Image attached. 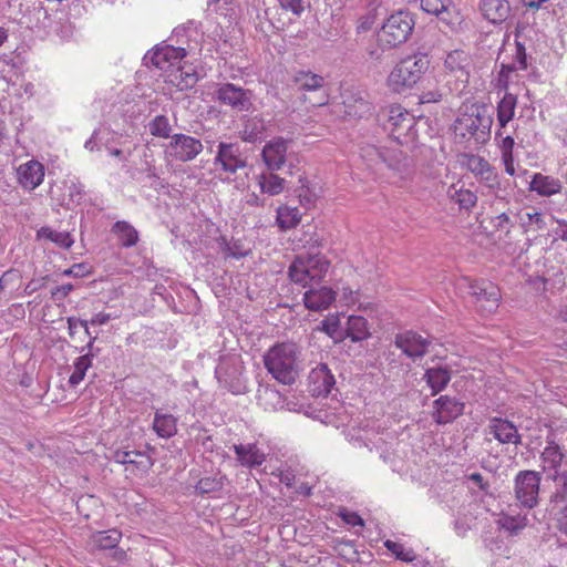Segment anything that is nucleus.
<instances>
[{
	"label": "nucleus",
	"mask_w": 567,
	"mask_h": 567,
	"mask_svg": "<svg viewBox=\"0 0 567 567\" xmlns=\"http://www.w3.org/2000/svg\"><path fill=\"white\" fill-rule=\"evenodd\" d=\"M289 143V140L278 136L265 144L261 158L268 169L278 171L286 164Z\"/></svg>",
	"instance_id": "obj_16"
},
{
	"label": "nucleus",
	"mask_w": 567,
	"mask_h": 567,
	"mask_svg": "<svg viewBox=\"0 0 567 567\" xmlns=\"http://www.w3.org/2000/svg\"><path fill=\"white\" fill-rule=\"evenodd\" d=\"M124 248L135 246L140 240L138 231L126 220L116 221L111 229Z\"/></svg>",
	"instance_id": "obj_29"
},
{
	"label": "nucleus",
	"mask_w": 567,
	"mask_h": 567,
	"mask_svg": "<svg viewBox=\"0 0 567 567\" xmlns=\"http://www.w3.org/2000/svg\"><path fill=\"white\" fill-rule=\"evenodd\" d=\"M480 10L488 22L501 24L511 17L512 7L507 0H481Z\"/></svg>",
	"instance_id": "obj_22"
},
{
	"label": "nucleus",
	"mask_w": 567,
	"mask_h": 567,
	"mask_svg": "<svg viewBox=\"0 0 567 567\" xmlns=\"http://www.w3.org/2000/svg\"><path fill=\"white\" fill-rule=\"evenodd\" d=\"M213 163L217 171L233 175L247 166V157L238 143L220 142Z\"/></svg>",
	"instance_id": "obj_9"
},
{
	"label": "nucleus",
	"mask_w": 567,
	"mask_h": 567,
	"mask_svg": "<svg viewBox=\"0 0 567 567\" xmlns=\"http://www.w3.org/2000/svg\"><path fill=\"white\" fill-rule=\"evenodd\" d=\"M198 81L197 74L193 70H185L184 68H181L177 70V73L175 74V80L172 82L175 83L176 87L179 91H187L193 89Z\"/></svg>",
	"instance_id": "obj_44"
},
{
	"label": "nucleus",
	"mask_w": 567,
	"mask_h": 567,
	"mask_svg": "<svg viewBox=\"0 0 567 567\" xmlns=\"http://www.w3.org/2000/svg\"><path fill=\"white\" fill-rule=\"evenodd\" d=\"M309 391L312 396H328L334 384V375L331 373L330 369L326 363H320L316 368H313L309 375Z\"/></svg>",
	"instance_id": "obj_17"
},
{
	"label": "nucleus",
	"mask_w": 567,
	"mask_h": 567,
	"mask_svg": "<svg viewBox=\"0 0 567 567\" xmlns=\"http://www.w3.org/2000/svg\"><path fill=\"white\" fill-rule=\"evenodd\" d=\"M234 452L243 466L257 467L265 461V453L256 444H235Z\"/></svg>",
	"instance_id": "obj_25"
},
{
	"label": "nucleus",
	"mask_w": 567,
	"mask_h": 567,
	"mask_svg": "<svg viewBox=\"0 0 567 567\" xmlns=\"http://www.w3.org/2000/svg\"><path fill=\"white\" fill-rule=\"evenodd\" d=\"M153 429L162 439L173 437L177 433V419L172 414L156 412Z\"/></svg>",
	"instance_id": "obj_33"
},
{
	"label": "nucleus",
	"mask_w": 567,
	"mask_h": 567,
	"mask_svg": "<svg viewBox=\"0 0 567 567\" xmlns=\"http://www.w3.org/2000/svg\"><path fill=\"white\" fill-rule=\"evenodd\" d=\"M186 56V50L182 47L169 44L157 45L154 50L147 52L144 60L150 61L159 70L178 64Z\"/></svg>",
	"instance_id": "obj_15"
},
{
	"label": "nucleus",
	"mask_w": 567,
	"mask_h": 567,
	"mask_svg": "<svg viewBox=\"0 0 567 567\" xmlns=\"http://www.w3.org/2000/svg\"><path fill=\"white\" fill-rule=\"evenodd\" d=\"M224 487L223 477L207 476L198 481L195 488L200 495L220 491Z\"/></svg>",
	"instance_id": "obj_46"
},
{
	"label": "nucleus",
	"mask_w": 567,
	"mask_h": 567,
	"mask_svg": "<svg viewBox=\"0 0 567 567\" xmlns=\"http://www.w3.org/2000/svg\"><path fill=\"white\" fill-rule=\"evenodd\" d=\"M348 116L361 118L371 112V103L363 97H348L343 102Z\"/></svg>",
	"instance_id": "obj_41"
},
{
	"label": "nucleus",
	"mask_w": 567,
	"mask_h": 567,
	"mask_svg": "<svg viewBox=\"0 0 567 567\" xmlns=\"http://www.w3.org/2000/svg\"><path fill=\"white\" fill-rule=\"evenodd\" d=\"M384 546L395 556L396 559L402 561L411 563L415 558L413 550H406L402 544L388 539L384 542Z\"/></svg>",
	"instance_id": "obj_47"
},
{
	"label": "nucleus",
	"mask_w": 567,
	"mask_h": 567,
	"mask_svg": "<svg viewBox=\"0 0 567 567\" xmlns=\"http://www.w3.org/2000/svg\"><path fill=\"white\" fill-rule=\"evenodd\" d=\"M542 473L523 470L514 478V496L520 507L532 509L538 505Z\"/></svg>",
	"instance_id": "obj_7"
},
{
	"label": "nucleus",
	"mask_w": 567,
	"mask_h": 567,
	"mask_svg": "<svg viewBox=\"0 0 567 567\" xmlns=\"http://www.w3.org/2000/svg\"><path fill=\"white\" fill-rule=\"evenodd\" d=\"M514 145H515V141L512 136L507 135V136L503 137L501 145H499L502 156L514 155L513 154Z\"/></svg>",
	"instance_id": "obj_62"
},
{
	"label": "nucleus",
	"mask_w": 567,
	"mask_h": 567,
	"mask_svg": "<svg viewBox=\"0 0 567 567\" xmlns=\"http://www.w3.org/2000/svg\"><path fill=\"white\" fill-rule=\"evenodd\" d=\"M275 172L267 168L256 177L260 192L265 195L277 196L286 188V179Z\"/></svg>",
	"instance_id": "obj_27"
},
{
	"label": "nucleus",
	"mask_w": 567,
	"mask_h": 567,
	"mask_svg": "<svg viewBox=\"0 0 567 567\" xmlns=\"http://www.w3.org/2000/svg\"><path fill=\"white\" fill-rule=\"evenodd\" d=\"M330 261L322 255H300L289 267L288 275L292 282L307 287L319 284L327 275Z\"/></svg>",
	"instance_id": "obj_4"
},
{
	"label": "nucleus",
	"mask_w": 567,
	"mask_h": 567,
	"mask_svg": "<svg viewBox=\"0 0 567 567\" xmlns=\"http://www.w3.org/2000/svg\"><path fill=\"white\" fill-rule=\"evenodd\" d=\"M301 219L298 208L289 206H280L277 209V224L281 229H291L296 227Z\"/></svg>",
	"instance_id": "obj_39"
},
{
	"label": "nucleus",
	"mask_w": 567,
	"mask_h": 567,
	"mask_svg": "<svg viewBox=\"0 0 567 567\" xmlns=\"http://www.w3.org/2000/svg\"><path fill=\"white\" fill-rule=\"evenodd\" d=\"M551 480L557 485V495L560 497L567 496V471H556Z\"/></svg>",
	"instance_id": "obj_54"
},
{
	"label": "nucleus",
	"mask_w": 567,
	"mask_h": 567,
	"mask_svg": "<svg viewBox=\"0 0 567 567\" xmlns=\"http://www.w3.org/2000/svg\"><path fill=\"white\" fill-rule=\"evenodd\" d=\"M566 456L567 452L556 442L555 436L548 435L546 437V446L540 453L543 470L559 471Z\"/></svg>",
	"instance_id": "obj_23"
},
{
	"label": "nucleus",
	"mask_w": 567,
	"mask_h": 567,
	"mask_svg": "<svg viewBox=\"0 0 567 567\" xmlns=\"http://www.w3.org/2000/svg\"><path fill=\"white\" fill-rule=\"evenodd\" d=\"M279 7L296 17H300L309 6L307 0H277Z\"/></svg>",
	"instance_id": "obj_48"
},
{
	"label": "nucleus",
	"mask_w": 567,
	"mask_h": 567,
	"mask_svg": "<svg viewBox=\"0 0 567 567\" xmlns=\"http://www.w3.org/2000/svg\"><path fill=\"white\" fill-rule=\"evenodd\" d=\"M561 182L549 175L535 173L529 183V190L536 192L539 196L549 197L561 190Z\"/></svg>",
	"instance_id": "obj_28"
},
{
	"label": "nucleus",
	"mask_w": 567,
	"mask_h": 567,
	"mask_svg": "<svg viewBox=\"0 0 567 567\" xmlns=\"http://www.w3.org/2000/svg\"><path fill=\"white\" fill-rule=\"evenodd\" d=\"M452 379V369L449 365H435L427 368L423 374V380L431 389V395H436L444 391Z\"/></svg>",
	"instance_id": "obj_24"
},
{
	"label": "nucleus",
	"mask_w": 567,
	"mask_h": 567,
	"mask_svg": "<svg viewBox=\"0 0 567 567\" xmlns=\"http://www.w3.org/2000/svg\"><path fill=\"white\" fill-rule=\"evenodd\" d=\"M415 125L414 116L401 106H391L389 110L388 128L391 136L401 142L402 138H410L414 135L412 132Z\"/></svg>",
	"instance_id": "obj_14"
},
{
	"label": "nucleus",
	"mask_w": 567,
	"mask_h": 567,
	"mask_svg": "<svg viewBox=\"0 0 567 567\" xmlns=\"http://www.w3.org/2000/svg\"><path fill=\"white\" fill-rule=\"evenodd\" d=\"M336 297L337 292L330 287H311L303 293V303L310 311H321L328 309L336 300Z\"/></svg>",
	"instance_id": "obj_20"
},
{
	"label": "nucleus",
	"mask_w": 567,
	"mask_h": 567,
	"mask_svg": "<svg viewBox=\"0 0 567 567\" xmlns=\"http://www.w3.org/2000/svg\"><path fill=\"white\" fill-rule=\"evenodd\" d=\"M39 239H47L54 243L58 247L69 249L74 240L68 231H56L50 227H42L38 230Z\"/></svg>",
	"instance_id": "obj_37"
},
{
	"label": "nucleus",
	"mask_w": 567,
	"mask_h": 567,
	"mask_svg": "<svg viewBox=\"0 0 567 567\" xmlns=\"http://www.w3.org/2000/svg\"><path fill=\"white\" fill-rule=\"evenodd\" d=\"M300 186L296 189L299 202L302 206L309 207L316 198V194L310 189L308 181L305 177H299Z\"/></svg>",
	"instance_id": "obj_49"
},
{
	"label": "nucleus",
	"mask_w": 567,
	"mask_h": 567,
	"mask_svg": "<svg viewBox=\"0 0 567 567\" xmlns=\"http://www.w3.org/2000/svg\"><path fill=\"white\" fill-rule=\"evenodd\" d=\"M432 408V420L437 425H445L463 415L465 403L456 396L440 395L433 401Z\"/></svg>",
	"instance_id": "obj_12"
},
{
	"label": "nucleus",
	"mask_w": 567,
	"mask_h": 567,
	"mask_svg": "<svg viewBox=\"0 0 567 567\" xmlns=\"http://www.w3.org/2000/svg\"><path fill=\"white\" fill-rule=\"evenodd\" d=\"M291 83L295 90L301 93L300 99L311 106H322L328 103L329 95L322 75L310 70H298L293 72Z\"/></svg>",
	"instance_id": "obj_6"
},
{
	"label": "nucleus",
	"mask_w": 567,
	"mask_h": 567,
	"mask_svg": "<svg viewBox=\"0 0 567 567\" xmlns=\"http://www.w3.org/2000/svg\"><path fill=\"white\" fill-rule=\"evenodd\" d=\"M452 6V0H421V8L425 12L436 17H440L443 13H449Z\"/></svg>",
	"instance_id": "obj_45"
},
{
	"label": "nucleus",
	"mask_w": 567,
	"mask_h": 567,
	"mask_svg": "<svg viewBox=\"0 0 567 567\" xmlns=\"http://www.w3.org/2000/svg\"><path fill=\"white\" fill-rule=\"evenodd\" d=\"M447 196L451 202L458 205L460 209L471 210L477 203V196L474 192L463 187L456 188L455 185L449 187Z\"/></svg>",
	"instance_id": "obj_36"
},
{
	"label": "nucleus",
	"mask_w": 567,
	"mask_h": 567,
	"mask_svg": "<svg viewBox=\"0 0 567 567\" xmlns=\"http://www.w3.org/2000/svg\"><path fill=\"white\" fill-rule=\"evenodd\" d=\"M430 58L426 53L417 52L400 60L386 79V84L395 93L412 89L429 70Z\"/></svg>",
	"instance_id": "obj_3"
},
{
	"label": "nucleus",
	"mask_w": 567,
	"mask_h": 567,
	"mask_svg": "<svg viewBox=\"0 0 567 567\" xmlns=\"http://www.w3.org/2000/svg\"><path fill=\"white\" fill-rule=\"evenodd\" d=\"M347 338L352 342H359L370 337L368 321L362 316H350L347 321L346 329Z\"/></svg>",
	"instance_id": "obj_34"
},
{
	"label": "nucleus",
	"mask_w": 567,
	"mask_h": 567,
	"mask_svg": "<svg viewBox=\"0 0 567 567\" xmlns=\"http://www.w3.org/2000/svg\"><path fill=\"white\" fill-rule=\"evenodd\" d=\"M74 289L72 284H64L52 289L51 297L53 300H63Z\"/></svg>",
	"instance_id": "obj_58"
},
{
	"label": "nucleus",
	"mask_w": 567,
	"mask_h": 567,
	"mask_svg": "<svg viewBox=\"0 0 567 567\" xmlns=\"http://www.w3.org/2000/svg\"><path fill=\"white\" fill-rule=\"evenodd\" d=\"M557 523L559 530L567 535V505L560 511Z\"/></svg>",
	"instance_id": "obj_64"
},
{
	"label": "nucleus",
	"mask_w": 567,
	"mask_h": 567,
	"mask_svg": "<svg viewBox=\"0 0 567 567\" xmlns=\"http://www.w3.org/2000/svg\"><path fill=\"white\" fill-rule=\"evenodd\" d=\"M340 328L339 318L336 316L327 317L320 322L318 330L323 331L331 338H336Z\"/></svg>",
	"instance_id": "obj_52"
},
{
	"label": "nucleus",
	"mask_w": 567,
	"mask_h": 567,
	"mask_svg": "<svg viewBox=\"0 0 567 567\" xmlns=\"http://www.w3.org/2000/svg\"><path fill=\"white\" fill-rule=\"evenodd\" d=\"M122 538V533L116 529L100 530L91 536V545L101 550L114 549Z\"/></svg>",
	"instance_id": "obj_35"
},
{
	"label": "nucleus",
	"mask_w": 567,
	"mask_h": 567,
	"mask_svg": "<svg viewBox=\"0 0 567 567\" xmlns=\"http://www.w3.org/2000/svg\"><path fill=\"white\" fill-rule=\"evenodd\" d=\"M233 2L234 0H209L208 10L223 17H229L234 12Z\"/></svg>",
	"instance_id": "obj_51"
},
{
	"label": "nucleus",
	"mask_w": 567,
	"mask_h": 567,
	"mask_svg": "<svg viewBox=\"0 0 567 567\" xmlns=\"http://www.w3.org/2000/svg\"><path fill=\"white\" fill-rule=\"evenodd\" d=\"M519 38H520V33L517 31L515 33L516 52H515L513 62H515L518 65L519 70L524 71L528 68L527 53H526V48H525L524 43L519 40Z\"/></svg>",
	"instance_id": "obj_50"
},
{
	"label": "nucleus",
	"mask_w": 567,
	"mask_h": 567,
	"mask_svg": "<svg viewBox=\"0 0 567 567\" xmlns=\"http://www.w3.org/2000/svg\"><path fill=\"white\" fill-rule=\"evenodd\" d=\"M520 225L524 230L538 231L546 227V223L542 213L534 210L533 213H526L519 216Z\"/></svg>",
	"instance_id": "obj_43"
},
{
	"label": "nucleus",
	"mask_w": 567,
	"mask_h": 567,
	"mask_svg": "<svg viewBox=\"0 0 567 567\" xmlns=\"http://www.w3.org/2000/svg\"><path fill=\"white\" fill-rule=\"evenodd\" d=\"M96 338L97 337H91V340L79 350V352L82 353L81 355H87L90 360L99 355L101 350L94 346Z\"/></svg>",
	"instance_id": "obj_61"
},
{
	"label": "nucleus",
	"mask_w": 567,
	"mask_h": 567,
	"mask_svg": "<svg viewBox=\"0 0 567 567\" xmlns=\"http://www.w3.org/2000/svg\"><path fill=\"white\" fill-rule=\"evenodd\" d=\"M491 225L497 231H505L508 234L513 227V223L506 213L498 214L491 219Z\"/></svg>",
	"instance_id": "obj_53"
},
{
	"label": "nucleus",
	"mask_w": 567,
	"mask_h": 567,
	"mask_svg": "<svg viewBox=\"0 0 567 567\" xmlns=\"http://www.w3.org/2000/svg\"><path fill=\"white\" fill-rule=\"evenodd\" d=\"M445 68L452 73H460L457 79L467 82L468 72L466 66L468 65V55L462 50H454L450 52L445 59Z\"/></svg>",
	"instance_id": "obj_30"
},
{
	"label": "nucleus",
	"mask_w": 567,
	"mask_h": 567,
	"mask_svg": "<svg viewBox=\"0 0 567 567\" xmlns=\"http://www.w3.org/2000/svg\"><path fill=\"white\" fill-rule=\"evenodd\" d=\"M92 367V360L87 355H80L73 362L74 371L69 378V384L72 388L79 385L85 377L86 371Z\"/></svg>",
	"instance_id": "obj_42"
},
{
	"label": "nucleus",
	"mask_w": 567,
	"mask_h": 567,
	"mask_svg": "<svg viewBox=\"0 0 567 567\" xmlns=\"http://www.w3.org/2000/svg\"><path fill=\"white\" fill-rule=\"evenodd\" d=\"M463 157L464 162L461 164L482 182L487 183L489 187L497 183V175L493 166L484 157L474 154H465Z\"/></svg>",
	"instance_id": "obj_21"
},
{
	"label": "nucleus",
	"mask_w": 567,
	"mask_h": 567,
	"mask_svg": "<svg viewBox=\"0 0 567 567\" xmlns=\"http://www.w3.org/2000/svg\"><path fill=\"white\" fill-rule=\"evenodd\" d=\"M44 174V165L35 159L28 161L17 168L18 183L27 190L35 189L43 182Z\"/></svg>",
	"instance_id": "obj_18"
},
{
	"label": "nucleus",
	"mask_w": 567,
	"mask_h": 567,
	"mask_svg": "<svg viewBox=\"0 0 567 567\" xmlns=\"http://www.w3.org/2000/svg\"><path fill=\"white\" fill-rule=\"evenodd\" d=\"M216 241L225 258H233L238 260L250 254V249L245 247L240 239L233 238L228 240L226 236H220Z\"/></svg>",
	"instance_id": "obj_32"
},
{
	"label": "nucleus",
	"mask_w": 567,
	"mask_h": 567,
	"mask_svg": "<svg viewBox=\"0 0 567 567\" xmlns=\"http://www.w3.org/2000/svg\"><path fill=\"white\" fill-rule=\"evenodd\" d=\"M111 319H112V316L110 313L99 312L91 318L90 324L102 326V324L107 323Z\"/></svg>",
	"instance_id": "obj_63"
},
{
	"label": "nucleus",
	"mask_w": 567,
	"mask_h": 567,
	"mask_svg": "<svg viewBox=\"0 0 567 567\" xmlns=\"http://www.w3.org/2000/svg\"><path fill=\"white\" fill-rule=\"evenodd\" d=\"M415 21L409 11L399 10L392 13L378 32V41L382 48L393 49L408 41Z\"/></svg>",
	"instance_id": "obj_5"
},
{
	"label": "nucleus",
	"mask_w": 567,
	"mask_h": 567,
	"mask_svg": "<svg viewBox=\"0 0 567 567\" xmlns=\"http://www.w3.org/2000/svg\"><path fill=\"white\" fill-rule=\"evenodd\" d=\"M442 97H443V94L441 93L440 90H429V91H424L420 95V102L422 104L437 103L442 100Z\"/></svg>",
	"instance_id": "obj_60"
},
{
	"label": "nucleus",
	"mask_w": 567,
	"mask_h": 567,
	"mask_svg": "<svg viewBox=\"0 0 567 567\" xmlns=\"http://www.w3.org/2000/svg\"><path fill=\"white\" fill-rule=\"evenodd\" d=\"M112 460L118 464H131L143 471H147L153 466V461L143 452L136 450H115L112 454Z\"/></svg>",
	"instance_id": "obj_26"
},
{
	"label": "nucleus",
	"mask_w": 567,
	"mask_h": 567,
	"mask_svg": "<svg viewBox=\"0 0 567 567\" xmlns=\"http://www.w3.org/2000/svg\"><path fill=\"white\" fill-rule=\"evenodd\" d=\"M340 517L343 522L350 526H363L364 522L361 516L355 512L343 511L340 513Z\"/></svg>",
	"instance_id": "obj_57"
},
{
	"label": "nucleus",
	"mask_w": 567,
	"mask_h": 567,
	"mask_svg": "<svg viewBox=\"0 0 567 567\" xmlns=\"http://www.w3.org/2000/svg\"><path fill=\"white\" fill-rule=\"evenodd\" d=\"M215 100L237 112H248L252 106L251 92L234 83H223L214 92Z\"/></svg>",
	"instance_id": "obj_10"
},
{
	"label": "nucleus",
	"mask_w": 567,
	"mask_h": 567,
	"mask_svg": "<svg viewBox=\"0 0 567 567\" xmlns=\"http://www.w3.org/2000/svg\"><path fill=\"white\" fill-rule=\"evenodd\" d=\"M301 350L295 342H278L264 355V364L271 377L282 384H293L301 371Z\"/></svg>",
	"instance_id": "obj_1"
},
{
	"label": "nucleus",
	"mask_w": 567,
	"mask_h": 567,
	"mask_svg": "<svg viewBox=\"0 0 567 567\" xmlns=\"http://www.w3.org/2000/svg\"><path fill=\"white\" fill-rule=\"evenodd\" d=\"M21 279V274L17 269H9L0 277V290H3L9 284Z\"/></svg>",
	"instance_id": "obj_56"
},
{
	"label": "nucleus",
	"mask_w": 567,
	"mask_h": 567,
	"mask_svg": "<svg viewBox=\"0 0 567 567\" xmlns=\"http://www.w3.org/2000/svg\"><path fill=\"white\" fill-rule=\"evenodd\" d=\"M471 112L457 116L454 124L456 137L474 145H483L491 137L493 117L485 106H471Z\"/></svg>",
	"instance_id": "obj_2"
},
{
	"label": "nucleus",
	"mask_w": 567,
	"mask_h": 567,
	"mask_svg": "<svg viewBox=\"0 0 567 567\" xmlns=\"http://www.w3.org/2000/svg\"><path fill=\"white\" fill-rule=\"evenodd\" d=\"M489 433L502 444H522V436L513 422L502 419L492 417L488 423Z\"/></svg>",
	"instance_id": "obj_19"
},
{
	"label": "nucleus",
	"mask_w": 567,
	"mask_h": 567,
	"mask_svg": "<svg viewBox=\"0 0 567 567\" xmlns=\"http://www.w3.org/2000/svg\"><path fill=\"white\" fill-rule=\"evenodd\" d=\"M48 277H42L40 279H32L29 281L23 290L24 296H31L32 293L37 292L41 288L45 286Z\"/></svg>",
	"instance_id": "obj_59"
},
{
	"label": "nucleus",
	"mask_w": 567,
	"mask_h": 567,
	"mask_svg": "<svg viewBox=\"0 0 567 567\" xmlns=\"http://www.w3.org/2000/svg\"><path fill=\"white\" fill-rule=\"evenodd\" d=\"M147 128L151 135L159 138L172 140V125L167 116L159 114L154 116L147 124Z\"/></svg>",
	"instance_id": "obj_40"
},
{
	"label": "nucleus",
	"mask_w": 567,
	"mask_h": 567,
	"mask_svg": "<svg viewBox=\"0 0 567 567\" xmlns=\"http://www.w3.org/2000/svg\"><path fill=\"white\" fill-rule=\"evenodd\" d=\"M468 295L483 316L494 313L499 306V289L491 281L480 280L471 282L468 286Z\"/></svg>",
	"instance_id": "obj_8"
},
{
	"label": "nucleus",
	"mask_w": 567,
	"mask_h": 567,
	"mask_svg": "<svg viewBox=\"0 0 567 567\" xmlns=\"http://www.w3.org/2000/svg\"><path fill=\"white\" fill-rule=\"evenodd\" d=\"M90 274V270L85 264H74L72 267L65 269L62 275L66 277L81 278Z\"/></svg>",
	"instance_id": "obj_55"
},
{
	"label": "nucleus",
	"mask_w": 567,
	"mask_h": 567,
	"mask_svg": "<svg viewBox=\"0 0 567 567\" xmlns=\"http://www.w3.org/2000/svg\"><path fill=\"white\" fill-rule=\"evenodd\" d=\"M432 341L413 330L400 332L394 337V346L412 361L423 358Z\"/></svg>",
	"instance_id": "obj_13"
},
{
	"label": "nucleus",
	"mask_w": 567,
	"mask_h": 567,
	"mask_svg": "<svg viewBox=\"0 0 567 567\" xmlns=\"http://www.w3.org/2000/svg\"><path fill=\"white\" fill-rule=\"evenodd\" d=\"M203 148L200 140L183 133L173 134L167 145L169 156L183 163L195 159Z\"/></svg>",
	"instance_id": "obj_11"
},
{
	"label": "nucleus",
	"mask_w": 567,
	"mask_h": 567,
	"mask_svg": "<svg viewBox=\"0 0 567 567\" xmlns=\"http://www.w3.org/2000/svg\"><path fill=\"white\" fill-rule=\"evenodd\" d=\"M517 105V96L512 93H505L503 99L497 103V122L499 130L497 135H502L501 130L504 128L515 115Z\"/></svg>",
	"instance_id": "obj_31"
},
{
	"label": "nucleus",
	"mask_w": 567,
	"mask_h": 567,
	"mask_svg": "<svg viewBox=\"0 0 567 567\" xmlns=\"http://www.w3.org/2000/svg\"><path fill=\"white\" fill-rule=\"evenodd\" d=\"M527 522L526 515L520 514H502L497 520L499 527L508 532L512 536L518 535L527 526Z\"/></svg>",
	"instance_id": "obj_38"
}]
</instances>
